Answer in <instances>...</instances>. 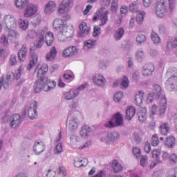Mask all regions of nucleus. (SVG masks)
I'll use <instances>...</instances> for the list:
<instances>
[{
	"label": "nucleus",
	"mask_w": 177,
	"mask_h": 177,
	"mask_svg": "<svg viewBox=\"0 0 177 177\" xmlns=\"http://www.w3.org/2000/svg\"><path fill=\"white\" fill-rule=\"evenodd\" d=\"M151 154H152L153 158H155L156 160L151 164L150 167L154 168L156 165H158V164H161L162 162L161 159L160 158L161 152H160V150L158 149H154L152 151Z\"/></svg>",
	"instance_id": "14"
},
{
	"label": "nucleus",
	"mask_w": 177,
	"mask_h": 177,
	"mask_svg": "<svg viewBox=\"0 0 177 177\" xmlns=\"http://www.w3.org/2000/svg\"><path fill=\"white\" fill-rule=\"evenodd\" d=\"M124 97V93L122 91H118L117 92L113 97L114 102H121V100Z\"/></svg>",
	"instance_id": "46"
},
{
	"label": "nucleus",
	"mask_w": 177,
	"mask_h": 177,
	"mask_svg": "<svg viewBox=\"0 0 177 177\" xmlns=\"http://www.w3.org/2000/svg\"><path fill=\"white\" fill-rule=\"evenodd\" d=\"M112 167L113 168V171L115 174H117L118 172H120V171H122V166L117 162V160H113L112 163Z\"/></svg>",
	"instance_id": "41"
},
{
	"label": "nucleus",
	"mask_w": 177,
	"mask_h": 177,
	"mask_svg": "<svg viewBox=\"0 0 177 177\" xmlns=\"http://www.w3.org/2000/svg\"><path fill=\"white\" fill-rule=\"evenodd\" d=\"M58 174H59V175H62V176H66L67 170H66V168L63 166L59 167Z\"/></svg>",
	"instance_id": "60"
},
{
	"label": "nucleus",
	"mask_w": 177,
	"mask_h": 177,
	"mask_svg": "<svg viewBox=\"0 0 177 177\" xmlns=\"http://www.w3.org/2000/svg\"><path fill=\"white\" fill-rule=\"evenodd\" d=\"M17 64V59L16 58V56L15 55H11L10 57V62H9L10 66H15Z\"/></svg>",
	"instance_id": "58"
},
{
	"label": "nucleus",
	"mask_w": 177,
	"mask_h": 177,
	"mask_svg": "<svg viewBox=\"0 0 177 177\" xmlns=\"http://www.w3.org/2000/svg\"><path fill=\"white\" fill-rule=\"evenodd\" d=\"M166 147L169 149H174L176 145V140H175V137L172 136H169L165 140V143Z\"/></svg>",
	"instance_id": "26"
},
{
	"label": "nucleus",
	"mask_w": 177,
	"mask_h": 177,
	"mask_svg": "<svg viewBox=\"0 0 177 177\" xmlns=\"http://www.w3.org/2000/svg\"><path fill=\"white\" fill-rule=\"evenodd\" d=\"M136 42L139 44L146 42V36L143 34H140L136 37Z\"/></svg>",
	"instance_id": "48"
},
{
	"label": "nucleus",
	"mask_w": 177,
	"mask_h": 177,
	"mask_svg": "<svg viewBox=\"0 0 177 177\" xmlns=\"http://www.w3.org/2000/svg\"><path fill=\"white\" fill-rule=\"evenodd\" d=\"M72 2H73V1H71V0H63L62 3L58 10L59 13H60V14L64 13V12H66V10H67V9H68V8H70Z\"/></svg>",
	"instance_id": "25"
},
{
	"label": "nucleus",
	"mask_w": 177,
	"mask_h": 177,
	"mask_svg": "<svg viewBox=\"0 0 177 177\" xmlns=\"http://www.w3.org/2000/svg\"><path fill=\"white\" fill-rule=\"evenodd\" d=\"M54 153L55 154H60V153H63V145H62V142L57 144L55 146V148L54 149Z\"/></svg>",
	"instance_id": "52"
},
{
	"label": "nucleus",
	"mask_w": 177,
	"mask_h": 177,
	"mask_svg": "<svg viewBox=\"0 0 177 177\" xmlns=\"http://www.w3.org/2000/svg\"><path fill=\"white\" fill-rule=\"evenodd\" d=\"M177 46V39H169L167 40V48L168 50H172V49H175Z\"/></svg>",
	"instance_id": "35"
},
{
	"label": "nucleus",
	"mask_w": 177,
	"mask_h": 177,
	"mask_svg": "<svg viewBox=\"0 0 177 177\" xmlns=\"http://www.w3.org/2000/svg\"><path fill=\"white\" fill-rule=\"evenodd\" d=\"M145 57H146V54H145V51H143V50L140 49L136 51V60H138V62H143Z\"/></svg>",
	"instance_id": "37"
},
{
	"label": "nucleus",
	"mask_w": 177,
	"mask_h": 177,
	"mask_svg": "<svg viewBox=\"0 0 177 177\" xmlns=\"http://www.w3.org/2000/svg\"><path fill=\"white\" fill-rule=\"evenodd\" d=\"M154 71V64H148L143 67L142 75L145 77H150Z\"/></svg>",
	"instance_id": "21"
},
{
	"label": "nucleus",
	"mask_w": 177,
	"mask_h": 177,
	"mask_svg": "<svg viewBox=\"0 0 177 177\" xmlns=\"http://www.w3.org/2000/svg\"><path fill=\"white\" fill-rule=\"evenodd\" d=\"M155 13L158 17L162 19L167 15V6L165 0H158L156 8Z\"/></svg>",
	"instance_id": "6"
},
{
	"label": "nucleus",
	"mask_w": 177,
	"mask_h": 177,
	"mask_svg": "<svg viewBox=\"0 0 177 177\" xmlns=\"http://www.w3.org/2000/svg\"><path fill=\"white\" fill-rule=\"evenodd\" d=\"M21 77V72L20 69L17 71L16 75L13 72H8L6 75V80H3V88L4 89H8L10 85H12V82L13 80H19Z\"/></svg>",
	"instance_id": "5"
},
{
	"label": "nucleus",
	"mask_w": 177,
	"mask_h": 177,
	"mask_svg": "<svg viewBox=\"0 0 177 177\" xmlns=\"http://www.w3.org/2000/svg\"><path fill=\"white\" fill-rule=\"evenodd\" d=\"M15 3L18 9L26 8L24 12V17L26 18L31 17V16H34V15L37 13V5L28 4V0H15Z\"/></svg>",
	"instance_id": "3"
},
{
	"label": "nucleus",
	"mask_w": 177,
	"mask_h": 177,
	"mask_svg": "<svg viewBox=\"0 0 177 177\" xmlns=\"http://www.w3.org/2000/svg\"><path fill=\"white\" fill-rule=\"evenodd\" d=\"M111 10L113 13H115V12H117V10H118V1H117V0L112 1Z\"/></svg>",
	"instance_id": "49"
},
{
	"label": "nucleus",
	"mask_w": 177,
	"mask_h": 177,
	"mask_svg": "<svg viewBox=\"0 0 177 177\" xmlns=\"http://www.w3.org/2000/svg\"><path fill=\"white\" fill-rule=\"evenodd\" d=\"M21 116L19 114H14L10 116V128H12V129H16V128H19L21 124Z\"/></svg>",
	"instance_id": "10"
},
{
	"label": "nucleus",
	"mask_w": 177,
	"mask_h": 177,
	"mask_svg": "<svg viewBox=\"0 0 177 177\" xmlns=\"http://www.w3.org/2000/svg\"><path fill=\"white\" fill-rule=\"evenodd\" d=\"M33 151L36 156H39L45 151V144L44 142L39 140L35 142L33 145Z\"/></svg>",
	"instance_id": "13"
},
{
	"label": "nucleus",
	"mask_w": 177,
	"mask_h": 177,
	"mask_svg": "<svg viewBox=\"0 0 177 177\" xmlns=\"http://www.w3.org/2000/svg\"><path fill=\"white\" fill-rule=\"evenodd\" d=\"M19 27L21 30H27V28H28V23L26 21L19 19Z\"/></svg>",
	"instance_id": "54"
},
{
	"label": "nucleus",
	"mask_w": 177,
	"mask_h": 177,
	"mask_svg": "<svg viewBox=\"0 0 177 177\" xmlns=\"http://www.w3.org/2000/svg\"><path fill=\"white\" fill-rule=\"evenodd\" d=\"M77 96H78V91L77 90H71L64 94V97L66 100H71V99H74Z\"/></svg>",
	"instance_id": "32"
},
{
	"label": "nucleus",
	"mask_w": 177,
	"mask_h": 177,
	"mask_svg": "<svg viewBox=\"0 0 177 177\" xmlns=\"http://www.w3.org/2000/svg\"><path fill=\"white\" fill-rule=\"evenodd\" d=\"M125 32V29L124 28H120L117 29L114 33V38L116 41H120L122 38V35H124Z\"/></svg>",
	"instance_id": "36"
},
{
	"label": "nucleus",
	"mask_w": 177,
	"mask_h": 177,
	"mask_svg": "<svg viewBox=\"0 0 177 177\" xmlns=\"http://www.w3.org/2000/svg\"><path fill=\"white\" fill-rule=\"evenodd\" d=\"M45 35L46 45L48 46H52L55 41V37L52 32H47Z\"/></svg>",
	"instance_id": "29"
},
{
	"label": "nucleus",
	"mask_w": 177,
	"mask_h": 177,
	"mask_svg": "<svg viewBox=\"0 0 177 177\" xmlns=\"http://www.w3.org/2000/svg\"><path fill=\"white\" fill-rule=\"evenodd\" d=\"M30 63L28 65V71H31V69L34 67V66H36V64H37L38 63V55H37V54H35V53L34 52V50H32V49L30 48Z\"/></svg>",
	"instance_id": "15"
},
{
	"label": "nucleus",
	"mask_w": 177,
	"mask_h": 177,
	"mask_svg": "<svg viewBox=\"0 0 177 177\" xmlns=\"http://www.w3.org/2000/svg\"><path fill=\"white\" fill-rule=\"evenodd\" d=\"M167 111V98L162 95L159 104V113L160 115L164 114Z\"/></svg>",
	"instance_id": "24"
},
{
	"label": "nucleus",
	"mask_w": 177,
	"mask_h": 177,
	"mask_svg": "<svg viewBox=\"0 0 177 177\" xmlns=\"http://www.w3.org/2000/svg\"><path fill=\"white\" fill-rule=\"evenodd\" d=\"M133 154L136 158H139L141 156L140 149L138 147L133 148Z\"/></svg>",
	"instance_id": "57"
},
{
	"label": "nucleus",
	"mask_w": 177,
	"mask_h": 177,
	"mask_svg": "<svg viewBox=\"0 0 177 177\" xmlns=\"http://www.w3.org/2000/svg\"><path fill=\"white\" fill-rule=\"evenodd\" d=\"M98 19L100 20V26H104L109 21V11H106L104 14H97Z\"/></svg>",
	"instance_id": "33"
},
{
	"label": "nucleus",
	"mask_w": 177,
	"mask_h": 177,
	"mask_svg": "<svg viewBox=\"0 0 177 177\" xmlns=\"http://www.w3.org/2000/svg\"><path fill=\"white\" fill-rule=\"evenodd\" d=\"M100 30H101L100 27H99V26L94 27L93 35V37H95V38H96V37L99 36V35L100 34Z\"/></svg>",
	"instance_id": "61"
},
{
	"label": "nucleus",
	"mask_w": 177,
	"mask_h": 177,
	"mask_svg": "<svg viewBox=\"0 0 177 177\" xmlns=\"http://www.w3.org/2000/svg\"><path fill=\"white\" fill-rule=\"evenodd\" d=\"M10 112L7 111L5 113V115L3 116L1 119V122L6 124V122L10 123Z\"/></svg>",
	"instance_id": "47"
},
{
	"label": "nucleus",
	"mask_w": 177,
	"mask_h": 177,
	"mask_svg": "<svg viewBox=\"0 0 177 177\" xmlns=\"http://www.w3.org/2000/svg\"><path fill=\"white\" fill-rule=\"evenodd\" d=\"M36 41L44 44L45 42V32L39 33L37 35Z\"/></svg>",
	"instance_id": "56"
},
{
	"label": "nucleus",
	"mask_w": 177,
	"mask_h": 177,
	"mask_svg": "<svg viewBox=\"0 0 177 177\" xmlns=\"http://www.w3.org/2000/svg\"><path fill=\"white\" fill-rule=\"evenodd\" d=\"M79 28L80 31L78 32L79 37L84 38V37H86L88 34H89V28H88V26H86V23L82 22L80 24Z\"/></svg>",
	"instance_id": "18"
},
{
	"label": "nucleus",
	"mask_w": 177,
	"mask_h": 177,
	"mask_svg": "<svg viewBox=\"0 0 177 177\" xmlns=\"http://www.w3.org/2000/svg\"><path fill=\"white\" fill-rule=\"evenodd\" d=\"M165 86L168 91H177V76L173 75L165 82Z\"/></svg>",
	"instance_id": "11"
},
{
	"label": "nucleus",
	"mask_w": 177,
	"mask_h": 177,
	"mask_svg": "<svg viewBox=\"0 0 177 177\" xmlns=\"http://www.w3.org/2000/svg\"><path fill=\"white\" fill-rule=\"evenodd\" d=\"M167 177H177V167L170 171V174Z\"/></svg>",
	"instance_id": "64"
},
{
	"label": "nucleus",
	"mask_w": 177,
	"mask_h": 177,
	"mask_svg": "<svg viewBox=\"0 0 177 177\" xmlns=\"http://www.w3.org/2000/svg\"><path fill=\"white\" fill-rule=\"evenodd\" d=\"M151 38L155 45H159L161 44V39H160V36L155 32H152L151 34Z\"/></svg>",
	"instance_id": "40"
},
{
	"label": "nucleus",
	"mask_w": 177,
	"mask_h": 177,
	"mask_svg": "<svg viewBox=\"0 0 177 177\" xmlns=\"http://www.w3.org/2000/svg\"><path fill=\"white\" fill-rule=\"evenodd\" d=\"M161 96V86L156 84L154 86L153 92L148 95L147 103H152L153 99H160Z\"/></svg>",
	"instance_id": "8"
},
{
	"label": "nucleus",
	"mask_w": 177,
	"mask_h": 177,
	"mask_svg": "<svg viewBox=\"0 0 177 177\" xmlns=\"http://www.w3.org/2000/svg\"><path fill=\"white\" fill-rule=\"evenodd\" d=\"M149 55L151 57H156V56H158V51L156 49L151 48L149 49Z\"/></svg>",
	"instance_id": "59"
},
{
	"label": "nucleus",
	"mask_w": 177,
	"mask_h": 177,
	"mask_svg": "<svg viewBox=\"0 0 177 177\" xmlns=\"http://www.w3.org/2000/svg\"><path fill=\"white\" fill-rule=\"evenodd\" d=\"M135 114H136V109L133 106H128L126 110L125 120L131 121L135 117Z\"/></svg>",
	"instance_id": "23"
},
{
	"label": "nucleus",
	"mask_w": 177,
	"mask_h": 177,
	"mask_svg": "<svg viewBox=\"0 0 177 177\" xmlns=\"http://www.w3.org/2000/svg\"><path fill=\"white\" fill-rule=\"evenodd\" d=\"M3 23L8 30L17 27V20H16V18L13 15H8L4 16Z\"/></svg>",
	"instance_id": "7"
},
{
	"label": "nucleus",
	"mask_w": 177,
	"mask_h": 177,
	"mask_svg": "<svg viewBox=\"0 0 177 177\" xmlns=\"http://www.w3.org/2000/svg\"><path fill=\"white\" fill-rule=\"evenodd\" d=\"M148 160H149V158L147 157V156H145V155L141 156L140 159V165L142 167H146V165H147Z\"/></svg>",
	"instance_id": "51"
},
{
	"label": "nucleus",
	"mask_w": 177,
	"mask_h": 177,
	"mask_svg": "<svg viewBox=\"0 0 177 177\" xmlns=\"http://www.w3.org/2000/svg\"><path fill=\"white\" fill-rule=\"evenodd\" d=\"M169 161L170 164H176L177 162V155L176 153H171L169 155Z\"/></svg>",
	"instance_id": "53"
},
{
	"label": "nucleus",
	"mask_w": 177,
	"mask_h": 177,
	"mask_svg": "<svg viewBox=\"0 0 177 177\" xmlns=\"http://www.w3.org/2000/svg\"><path fill=\"white\" fill-rule=\"evenodd\" d=\"M93 82H94L95 85L100 86V88H104V86H106L107 80L105 79L104 76L97 73L93 77Z\"/></svg>",
	"instance_id": "12"
},
{
	"label": "nucleus",
	"mask_w": 177,
	"mask_h": 177,
	"mask_svg": "<svg viewBox=\"0 0 177 177\" xmlns=\"http://www.w3.org/2000/svg\"><path fill=\"white\" fill-rule=\"evenodd\" d=\"M53 27L54 30L59 31L57 35V39L60 42H67L74 35V28L68 26L67 22L64 19H55L53 21Z\"/></svg>",
	"instance_id": "1"
},
{
	"label": "nucleus",
	"mask_w": 177,
	"mask_h": 177,
	"mask_svg": "<svg viewBox=\"0 0 177 177\" xmlns=\"http://www.w3.org/2000/svg\"><path fill=\"white\" fill-rule=\"evenodd\" d=\"M143 99H145V92L143 91H139L135 97V101L137 106H140L143 102Z\"/></svg>",
	"instance_id": "34"
},
{
	"label": "nucleus",
	"mask_w": 177,
	"mask_h": 177,
	"mask_svg": "<svg viewBox=\"0 0 177 177\" xmlns=\"http://www.w3.org/2000/svg\"><path fill=\"white\" fill-rule=\"evenodd\" d=\"M129 9V11L131 12V13H136V12L139 10V7H138V3H136V1H134L133 3H130Z\"/></svg>",
	"instance_id": "44"
},
{
	"label": "nucleus",
	"mask_w": 177,
	"mask_h": 177,
	"mask_svg": "<svg viewBox=\"0 0 177 177\" xmlns=\"http://www.w3.org/2000/svg\"><path fill=\"white\" fill-rule=\"evenodd\" d=\"M120 138V134L116 131H113L112 133H109L106 135L104 138V141L106 143H111V142H115Z\"/></svg>",
	"instance_id": "22"
},
{
	"label": "nucleus",
	"mask_w": 177,
	"mask_h": 177,
	"mask_svg": "<svg viewBox=\"0 0 177 177\" xmlns=\"http://www.w3.org/2000/svg\"><path fill=\"white\" fill-rule=\"evenodd\" d=\"M74 165L77 168L86 167V165H88V160L84 158H77L75 160Z\"/></svg>",
	"instance_id": "30"
},
{
	"label": "nucleus",
	"mask_w": 177,
	"mask_h": 177,
	"mask_svg": "<svg viewBox=\"0 0 177 177\" xmlns=\"http://www.w3.org/2000/svg\"><path fill=\"white\" fill-rule=\"evenodd\" d=\"M55 10H56V3L53 1L48 2L44 8L46 15L53 13Z\"/></svg>",
	"instance_id": "27"
},
{
	"label": "nucleus",
	"mask_w": 177,
	"mask_h": 177,
	"mask_svg": "<svg viewBox=\"0 0 177 177\" xmlns=\"http://www.w3.org/2000/svg\"><path fill=\"white\" fill-rule=\"evenodd\" d=\"M170 129H171L169 128V124H168L167 122L162 123L159 128L160 133L165 136L168 135Z\"/></svg>",
	"instance_id": "31"
},
{
	"label": "nucleus",
	"mask_w": 177,
	"mask_h": 177,
	"mask_svg": "<svg viewBox=\"0 0 177 177\" xmlns=\"http://www.w3.org/2000/svg\"><path fill=\"white\" fill-rule=\"evenodd\" d=\"M57 55V50H56V47L53 46L50 48V52L46 55V59L47 62H52V60H55Z\"/></svg>",
	"instance_id": "28"
},
{
	"label": "nucleus",
	"mask_w": 177,
	"mask_h": 177,
	"mask_svg": "<svg viewBox=\"0 0 177 177\" xmlns=\"http://www.w3.org/2000/svg\"><path fill=\"white\" fill-rule=\"evenodd\" d=\"M37 109H38V102L37 101L32 102L27 109L28 115L30 120H35V118L38 117V111H37Z\"/></svg>",
	"instance_id": "9"
},
{
	"label": "nucleus",
	"mask_w": 177,
	"mask_h": 177,
	"mask_svg": "<svg viewBox=\"0 0 177 177\" xmlns=\"http://www.w3.org/2000/svg\"><path fill=\"white\" fill-rule=\"evenodd\" d=\"M56 88V82L48 80V77H41L39 80H36L34 85L33 89L35 93H39L42 91L44 92H49Z\"/></svg>",
	"instance_id": "2"
},
{
	"label": "nucleus",
	"mask_w": 177,
	"mask_h": 177,
	"mask_svg": "<svg viewBox=\"0 0 177 177\" xmlns=\"http://www.w3.org/2000/svg\"><path fill=\"white\" fill-rule=\"evenodd\" d=\"M1 44H3L4 46H8L9 42L8 41V38L5 35H2L0 39Z\"/></svg>",
	"instance_id": "62"
},
{
	"label": "nucleus",
	"mask_w": 177,
	"mask_h": 177,
	"mask_svg": "<svg viewBox=\"0 0 177 177\" xmlns=\"http://www.w3.org/2000/svg\"><path fill=\"white\" fill-rule=\"evenodd\" d=\"M95 45H96V41L89 39L84 41V48L90 49V48H93V46H95Z\"/></svg>",
	"instance_id": "43"
},
{
	"label": "nucleus",
	"mask_w": 177,
	"mask_h": 177,
	"mask_svg": "<svg viewBox=\"0 0 177 177\" xmlns=\"http://www.w3.org/2000/svg\"><path fill=\"white\" fill-rule=\"evenodd\" d=\"M176 3V0H169V10L172 12L175 9V5Z\"/></svg>",
	"instance_id": "55"
},
{
	"label": "nucleus",
	"mask_w": 177,
	"mask_h": 177,
	"mask_svg": "<svg viewBox=\"0 0 177 177\" xmlns=\"http://www.w3.org/2000/svg\"><path fill=\"white\" fill-rule=\"evenodd\" d=\"M160 144V140H158V136L157 134H154L152 136L151 145L153 147L158 146Z\"/></svg>",
	"instance_id": "45"
},
{
	"label": "nucleus",
	"mask_w": 177,
	"mask_h": 177,
	"mask_svg": "<svg viewBox=\"0 0 177 177\" xmlns=\"http://www.w3.org/2000/svg\"><path fill=\"white\" fill-rule=\"evenodd\" d=\"M68 131L70 132H75L78 128V119L77 117L71 118L68 124Z\"/></svg>",
	"instance_id": "17"
},
{
	"label": "nucleus",
	"mask_w": 177,
	"mask_h": 177,
	"mask_svg": "<svg viewBox=\"0 0 177 177\" xmlns=\"http://www.w3.org/2000/svg\"><path fill=\"white\" fill-rule=\"evenodd\" d=\"M145 16H146V12L145 11H141L137 15L136 20L138 24H142L143 23Z\"/></svg>",
	"instance_id": "42"
},
{
	"label": "nucleus",
	"mask_w": 177,
	"mask_h": 177,
	"mask_svg": "<svg viewBox=\"0 0 177 177\" xmlns=\"http://www.w3.org/2000/svg\"><path fill=\"white\" fill-rule=\"evenodd\" d=\"M8 37L10 39H17L20 37V34L15 30L10 28L9 29Z\"/></svg>",
	"instance_id": "39"
},
{
	"label": "nucleus",
	"mask_w": 177,
	"mask_h": 177,
	"mask_svg": "<svg viewBox=\"0 0 177 177\" xmlns=\"http://www.w3.org/2000/svg\"><path fill=\"white\" fill-rule=\"evenodd\" d=\"M176 73H177L176 68H170L167 71V75H174V74H176Z\"/></svg>",
	"instance_id": "63"
},
{
	"label": "nucleus",
	"mask_w": 177,
	"mask_h": 177,
	"mask_svg": "<svg viewBox=\"0 0 177 177\" xmlns=\"http://www.w3.org/2000/svg\"><path fill=\"white\" fill-rule=\"evenodd\" d=\"M28 55V49L27 48V45L24 44L18 52V57L21 62H24Z\"/></svg>",
	"instance_id": "19"
},
{
	"label": "nucleus",
	"mask_w": 177,
	"mask_h": 177,
	"mask_svg": "<svg viewBox=\"0 0 177 177\" xmlns=\"http://www.w3.org/2000/svg\"><path fill=\"white\" fill-rule=\"evenodd\" d=\"M124 124V119H122V114L118 112L115 113L112 120L106 122L104 124L106 128H114V127H121Z\"/></svg>",
	"instance_id": "4"
},
{
	"label": "nucleus",
	"mask_w": 177,
	"mask_h": 177,
	"mask_svg": "<svg viewBox=\"0 0 177 177\" xmlns=\"http://www.w3.org/2000/svg\"><path fill=\"white\" fill-rule=\"evenodd\" d=\"M138 121L141 124H145L147 121V109L146 108H141L138 113Z\"/></svg>",
	"instance_id": "20"
},
{
	"label": "nucleus",
	"mask_w": 177,
	"mask_h": 177,
	"mask_svg": "<svg viewBox=\"0 0 177 177\" xmlns=\"http://www.w3.org/2000/svg\"><path fill=\"white\" fill-rule=\"evenodd\" d=\"M129 86V80H128V77H124L122 80L121 88L122 89H125L128 88Z\"/></svg>",
	"instance_id": "50"
},
{
	"label": "nucleus",
	"mask_w": 177,
	"mask_h": 177,
	"mask_svg": "<svg viewBox=\"0 0 177 177\" xmlns=\"http://www.w3.org/2000/svg\"><path fill=\"white\" fill-rule=\"evenodd\" d=\"M78 53V50L75 46L68 47L66 49H64L62 52V56L64 57H70L71 56H75Z\"/></svg>",
	"instance_id": "16"
},
{
	"label": "nucleus",
	"mask_w": 177,
	"mask_h": 177,
	"mask_svg": "<svg viewBox=\"0 0 177 177\" xmlns=\"http://www.w3.org/2000/svg\"><path fill=\"white\" fill-rule=\"evenodd\" d=\"M89 133H91V127L88 126H84L80 131V135L82 138H87L89 136Z\"/></svg>",
	"instance_id": "38"
}]
</instances>
